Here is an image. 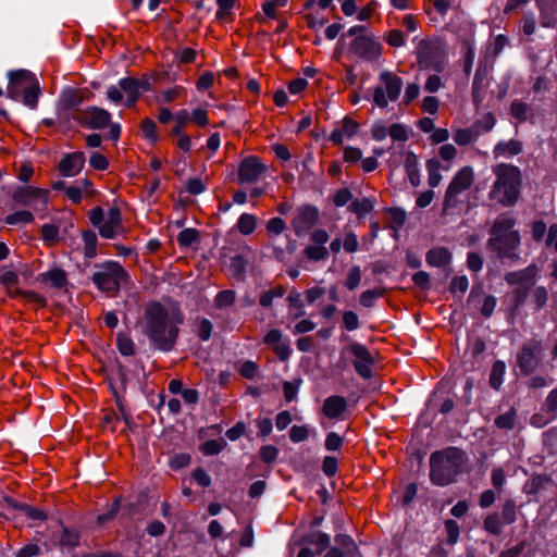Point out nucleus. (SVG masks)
Wrapping results in <instances>:
<instances>
[{
  "label": "nucleus",
  "mask_w": 557,
  "mask_h": 557,
  "mask_svg": "<svg viewBox=\"0 0 557 557\" xmlns=\"http://www.w3.org/2000/svg\"><path fill=\"white\" fill-rule=\"evenodd\" d=\"M343 445V438L336 432H330L325 438V449L329 451L339 450Z\"/></svg>",
  "instance_id": "nucleus-58"
},
{
  "label": "nucleus",
  "mask_w": 557,
  "mask_h": 557,
  "mask_svg": "<svg viewBox=\"0 0 557 557\" xmlns=\"http://www.w3.org/2000/svg\"><path fill=\"white\" fill-rule=\"evenodd\" d=\"M169 306L160 301H149L139 321L141 333L151 345L163 352L173 350L180 335V325L185 317L177 301L169 300Z\"/></svg>",
  "instance_id": "nucleus-1"
},
{
  "label": "nucleus",
  "mask_w": 557,
  "mask_h": 557,
  "mask_svg": "<svg viewBox=\"0 0 557 557\" xmlns=\"http://www.w3.org/2000/svg\"><path fill=\"white\" fill-rule=\"evenodd\" d=\"M319 219V211L312 206H305L298 209L296 216L293 220V227L296 234L300 235L308 232Z\"/></svg>",
  "instance_id": "nucleus-16"
},
{
  "label": "nucleus",
  "mask_w": 557,
  "mask_h": 557,
  "mask_svg": "<svg viewBox=\"0 0 557 557\" xmlns=\"http://www.w3.org/2000/svg\"><path fill=\"white\" fill-rule=\"evenodd\" d=\"M84 97L78 89H66L62 92L60 100L58 102V108L60 112L64 113L67 111H72V113L76 110H79L78 107L83 103Z\"/></svg>",
  "instance_id": "nucleus-17"
},
{
  "label": "nucleus",
  "mask_w": 557,
  "mask_h": 557,
  "mask_svg": "<svg viewBox=\"0 0 557 557\" xmlns=\"http://www.w3.org/2000/svg\"><path fill=\"white\" fill-rule=\"evenodd\" d=\"M488 87L487 72L485 69H479L475 72L472 84V98L473 101L479 103L484 97V92Z\"/></svg>",
  "instance_id": "nucleus-22"
},
{
  "label": "nucleus",
  "mask_w": 557,
  "mask_h": 557,
  "mask_svg": "<svg viewBox=\"0 0 557 557\" xmlns=\"http://www.w3.org/2000/svg\"><path fill=\"white\" fill-rule=\"evenodd\" d=\"M441 162L438 160L431 159L426 162L428 170V184L430 187H437L442 181L441 174Z\"/></svg>",
  "instance_id": "nucleus-27"
},
{
  "label": "nucleus",
  "mask_w": 557,
  "mask_h": 557,
  "mask_svg": "<svg viewBox=\"0 0 557 557\" xmlns=\"http://www.w3.org/2000/svg\"><path fill=\"white\" fill-rule=\"evenodd\" d=\"M309 437L307 425H293L289 430V438L293 443H300Z\"/></svg>",
  "instance_id": "nucleus-47"
},
{
  "label": "nucleus",
  "mask_w": 557,
  "mask_h": 557,
  "mask_svg": "<svg viewBox=\"0 0 557 557\" xmlns=\"http://www.w3.org/2000/svg\"><path fill=\"white\" fill-rule=\"evenodd\" d=\"M42 239L49 245H54L59 237V227L54 224H44L40 230Z\"/></svg>",
  "instance_id": "nucleus-39"
},
{
  "label": "nucleus",
  "mask_w": 557,
  "mask_h": 557,
  "mask_svg": "<svg viewBox=\"0 0 557 557\" xmlns=\"http://www.w3.org/2000/svg\"><path fill=\"white\" fill-rule=\"evenodd\" d=\"M539 272H540L539 267L536 264L532 263V264H529L524 269L508 272L505 275V281L509 285L522 284V283L534 280L537 276Z\"/></svg>",
  "instance_id": "nucleus-19"
},
{
  "label": "nucleus",
  "mask_w": 557,
  "mask_h": 557,
  "mask_svg": "<svg viewBox=\"0 0 557 557\" xmlns=\"http://www.w3.org/2000/svg\"><path fill=\"white\" fill-rule=\"evenodd\" d=\"M99 271L92 274L94 284L103 293H108L111 296H116L120 292L122 282L128 278V274L125 269L114 261L106 262L101 265H97Z\"/></svg>",
  "instance_id": "nucleus-5"
},
{
  "label": "nucleus",
  "mask_w": 557,
  "mask_h": 557,
  "mask_svg": "<svg viewBox=\"0 0 557 557\" xmlns=\"http://www.w3.org/2000/svg\"><path fill=\"white\" fill-rule=\"evenodd\" d=\"M85 161L82 151L65 153L58 163V171L62 176H75L83 170Z\"/></svg>",
  "instance_id": "nucleus-15"
},
{
  "label": "nucleus",
  "mask_w": 557,
  "mask_h": 557,
  "mask_svg": "<svg viewBox=\"0 0 557 557\" xmlns=\"http://www.w3.org/2000/svg\"><path fill=\"white\" fill-rule=\"evenodd\" d=\"M308 542L314 545L318 548V552L320 553L330 545L331 539L325 533L314 532L309 535Z\"/></svg>",
  "instance_id": "nucleus-43"
},
{
  "label": "nucleus",
  "mask_w": 557,
  "mask_h": 557,
  "mask_svg": "<svg viewBox=\"0 0 557 557\" xmlns=\"http://www.w3.org/2000/svg\"><path fill=\"white\" fill-rule=\"evenodd\" d=\"M13 296H21L25 298L27 301L37 304L39 307L42 308L47 306V300L42 296L33 290H22L20 288H15Z\"/></svg>",
  "instance_id": "nucleus-40"
},
{
  "label": "nucleus",
  "mask_w": 557,
  "mask_h": 557,
  "mask_svg": "<svg viewBox=\"0 0 557 557\" xmlns=\"http://www.w3.org/2000/svg\"><path fill=\"white\" fill-rule=\"evenodd\" d=\"M349 209L356 213L359 218H363L369 214L373 209V201L370 198H362L355 200L350 203Z\"/></svg>",
  "instance_id": "nucleus-31"
},
{
  "label": "nucleus",
  "mask_w": 557,
  "mask_h": 557,
  "mask_svg": "<svg viewBox=\"0 0 557 557\" xmlns=\"http://www.w3.org/2000/svg\"><path fill=\"white\" fill-rule=\"evenodd\" d=\"M522 151V145L518 140L499 141L493 150L494 158H510Z\"/></svg>",
  "instance_id": "nucleus-21"
},
{
  "label": "nucleus",
  "mask_w": 557,
  "mask_h": 557,
  "mask_svg": "<svg viewBox=\"0 0 557 557\" xmlns=\"http://www.w3.org/2000/svg\"><path fill=\"white\" fill-rule=\"evenodd\" d=\"M417 61L421 69H430L435 72L444 70L445 51L443 45L437 40L423 39L419 42Z\"/></svg>",
  "instance_id": "nucleus-7"
},
{
  "label": "nucleus",
  "mask_w": 557,
  "mask_h": 557,
  "mask_svg": "<svg viewBox=\"0 0 557 557\" xmlns=\"http://www.w3.org/2000/svg\"><path fill=\"white\" fill-rule=\"evenodd\" d=\"M404 82L389 71L379 75V83L373 88L372 100L379 108H386L389 102L396 101L401 92Z\"/></svg>",
  "instance_id": "nucleus-6"
},
{
  "label": "nucleus",
  "mask_w": 557,
  "mask_h": 557,
  "mask_svg": "<svg viewBox=\"0 0 557 557\" xmlns=\"http://www.w3.org/2000/svg\"><path fill=\"white\" fill-rule=\"evenodd\" d=\"M119 86L127 96H140L138 82L135 77H125L121 79Z\"/></svg>",
  "instance_id": "nucleus-41"
},
{
  "label": "nucleus",
  "mask_w": 557,
  "mask_h": 557,
  "mask_svg": "<svg viewBox=\"0 0 557 557\" xmlns=\"http://www.w3.org/2000/svg\"><path fill=\"white\" fill-rule=\"evenodd\" d=\"M484 528L492 534H498L502 531L503 522L497 515H490L484 520Z\"/></svg>",
  "instance_id": "nucleus-54"
},
{
  "label": "nucleus",
  "mask_w": 557,
  "mask_h": 557,
  "mask_svg": "<svg viewBox=\"0 0 557 557\" xmlns=\"http://www.w3.org/2000/svg\"><path fill=\"white\" fill-rule=\"evenodd\" d=\"M79 544V534L76 531H72L69 529H63V532L60 537V545L76 547Z\"/></svg>",
  "instance_id": "nucleus-45"
},
{
  "label": "nucleus",
  "mask_w": 557,
  "mask_h": 557,
  "mask_svg": "<svg viewBox=\"0 0 557 557\" xmlns=\"http://www.w3.org/2000/svg\"><path fill=\"white\" fill-rule=\"evenodd\" d=\"M305 252L310 260L314 261L322 260L327 256V249L324 246L318 245L307 247Z\"/></svg>",
  "instance_id": "nucleus-56"
},
{
  "label": "nucleus",
  "mask_w": 557,
  "mask_h": 557,
  "mask_svg": "<svg viewBox=\"0 0 557 557\" xmlns=\"http://www.w3.org/2000/svg\"><path fill=\"white\" fill-rule=\"evenodd\" d=\"M493 173L496 181L490 191V198L503 206L513 205L519 196L520 170L515 165L499 163L493 166Z\"/></svg>",
  "instance_id": "nucleus-3"
},
{
  "label": "nucleus",
  "mask_w": 557,
  "mask_h": 557,
  "mask_svg": "<svg viewBox=\"0 0 557 557\" xmlns=\"http://www.w3.org/2000/svg\"><path fill=\"white\" fill-rule=\"evenodd\" d=\"M140 127H141L145 138L150 140L151 143L158 141L159 137L157 134V124L152 119H149V117L144 119L141 121Z\"/></svg>",
  "instance_id": "nucleus-38"
},
{
  "label": "nucleus",
  "mask_w": 557,
  "mask_h": 557,
  "mask_svg": "<svg viewBox=\"0 0 557 557\" xmlns=\"http://www.w3.org/2000/svg\"><path fill=\"white\" fill-rule=\"evenodd\" d=\"M83 240H84V255L88 259H92L97 256V235L91 230H86L83 232Z\"/></svg>",
  "instance_id": "nucleus-28"
},
{
  "label": "nucleus",
  "mask_w": 557,
  "mask_h": 557,
  "mask_svg": "<svg viewBox=\"0 0 557 557\" xmlns=\"http://www.w3.org/2000/svg\"><path fill=\"white\" fill-rule=\"evenodd\" d=\"M451 260V253L447 248H433L426 253V263L431 267L442 268Z\"/></svg>",
  "instance_id": "nucleus-24"
},
{
  "label": "nucleus",
  "mask_w": 557,
  "mask_h": 557,
  "mask_svg": "<svg viewBox=\"0 0 557 557\" xmlns=\"http://www.w3.org/2000/svg\"><path fill=\"white\" fill-rule=\"evenodd\" d=\"M200 233L196 228H185L177 235V243L181 247H190L193 244L198 243Z\"/></svg>",
  "instance_id": "nucleus-30"
},
{
  "label": "nucleus",
  "mask_w": 557,
  "mask_h": 557,
  "mask_svg": "<svg viewBox=\"0 0 557 557\" xmlns=\"http://www.w3.org/2000/svg\"><path fill=\"white\" fill-rule=\"evenodd\" d=\"M345 351L354 356V368L356 372L366 380L370 379L372 376L373 358L368 348L360 343L352 342L343 352Z\"/></svg>",
  "instance_id": "nucleus-12"
},
{
  "label": "nucleus",
  "mask_w": 557,
  "mask_h": 557,
  "mask_svg": "<svg viewBox=\"0 0 557 557\" xmlns=\"http://www.w3.org/2000/svg\"><path fill=\"white\" fill-rule=\"evenodd\" d=\"M71 117L84 127L103 129L110 125L111 114L102 108L91 106L74 111Z\"/></svg>",
  "instance_id": "nucleus-10"
},
{
  "label": "nucleus",
  "mask_w": 557,
  "mask_h": 557,
  "mask_svg": "<svg viewBox=\"0 0 557 557\" xmlns=\"http://www.w3.org/2000/svg\"><path fill=\"white\" fill-rule=\"evenodd\" d=\"M190 121L189 114L186 110L180 111L175 115V125L171 131V136H181L183 129L187 125V123Z\"/></svg>",
  "instance_id": "nucleus-42"
},
{
  "label": "nucleus",
  "mask_w": 557,
  "mask_h": 557,
  "mask_svg": "<svg viewBox=\"0 0 557 557\" xmlns=\"http://www.w3.org/2000/svg\"><path fill=\"white\" fill-rule=\"evenodd\" d=\"M496 305H497L496 297H494L492 295L485 296L483 305L481 307V313L485 318H490L493 314Z\"/></svg>",
  "instance_id": "nucleus-64"
},
{
  "label": "nucleus",
  "mask_w": 557,
  "mask_h": 557,
  "mask_svg": "<svg viewBox=\"0 0 557 557\" xmlns=\"http://www.w3.org/2000/svg\"><path fill=\"white\" fill-rule=\"evenodd\" d=\"M398 148L399 154L405 158V168L410 183L413 186H418L420 184V176H417V182L413 181V174L418 170V157L411 151H406L403 145H399Z\"/></svg>",
  "instance_id": "nucleus-25"
},
{
  "label": "nucleus",
  "mask_w": 557,
  "mask_h": 557,
  "mask_svg": "<svg viewBox=\"0 0 557 557\" xmlns=\"http://www.w3.org/2000/svg\"><path fill=\"white\" fill-rule=\"evenodd\" d=\"M544 347L540 341L532 339L525 343L517 356V363L524 374L534 372L542 360Z\"/></svg>",
  "instance_id": "nucleus-11"
},
{
  "label": "nucleus",
  "mask_w": 557,
  "mask_h": 557,
  "mask_svg": "<svg viewBox=\"0 0 557 557\" xmlns=\"http://www.w3.org/2000/svg\"><path fill=\"white\" fill-rule=\"evenodd\" d=\"M513 225L515 221L507 215H502L497 218L492 227L491 237H504L507 236L508 234L518 233L517 231L512 230Z\"/></svg>",
  "instance_id": "nucleus-26"
},
{
  "label": "nucleus",
  "mask_w": 557,
  "mask_h": 557,
  "mask_svg": "<svg viewBox=\"0 0 557 557\" xmlns=\"http://www.w3.org/2000/svg\"><path fill=\"white\" fill-rule=\"evenodd\" d=\"M12 199L15 203L21 206H29L37 199L42 200V202L47 205L49 190L34 186H20L13 191Z\"/></svg>",
  "instance_id": "nucleus-14"
},
{
  "label": "nucleus",
  "mask_w": 557,
  "mask_h": 557,
  "mask_svg": "<svg viewBox=\"0 0 557 557\" xmlns=\"http://www.w3.org/2000/svg\"><path fill=\"white\" fill-rule=\"evenodd\" d=\"M116 345H117L119 351L123 356H132L135 352L134 342L132 341L131 337H128L125 334H122V333L117 334V336H116Z\"/></svg>",
  "instance_id": "nucleus-36"
},
{
  "label": "nucleus",
  "mask_w": 557,
  "mask_h": 557,
  "mask_svg": "<svg viewBox=\"0 0 557 557\" xmlns=\"http://www.w3.org/2000/svg\"><path fill=\"white\" fill-rule=\"evenodd\" d=\"M505 372H506V364H505V362L500 361V360H497L493 364L491 373H490V385L494 389H498L502 386V384L504 382Z\"/></svg>",
  "instance_id": "nucleus-29"
},
{
  "label": "nucleus",
  "mask_w": 557,
  "mask_h": 557,
  "mask_svg": "<svg viewBox=\"0 0 557 557\" xmlns=\"http://www.w3.org/2000/svg\"><path fill=\"white\" fill-rule=\"evenodd\" d=\"M236 300V294L232 289H224L218 293L214 298V305L219 309L228 308L234 305Z\"/></svg>",
  "instance_id": "nucleus-33"
},
{
  "label": "nucleus",
  "mask_w": 557,
  "mask_h": 557,
  "mask_svg": "<svg viewBox=\"0 0 557 557\" xmlns=\"http://www.w3.org/2000/svg\"><path fill=\"white\" fill-rule=\"evenodd\" d=\"M463 453L456 447L435 451L430 457V480L434 485L446 486L453 483L461 471Z\"/></svg>",
  "instance_id": "nucleus-2"
},
{
  "label": "nucleus",
  "mask_w": 557,
  "mask_h": 557,
  "mask_svg": "<svg viewBox=\"0 0 557 557\" xmlns=\"http://www.w3.org/2000/svg\"><path fill=\"white\" fill-rule=\"evenodd\" d=\"M34 214L27 210L16 211L5 216L4 222L8 225H15L18 223L28 224L34 221Z\"/></svg>",
  "instance_id": "nucleus-32"
},
{
  "label": "nucleus",
  "mask_w": 557,
  "mask_h": 557,
  "mask_svg": "<svg viewBox=\"0 0 557 557\" xmlns=\"http://www.w3.org/2000/svg\"><path fill=\"white\" fill-rule=\"evenodd\" d=\"M510 111L516 119L524 121L528 119L530 108L527 103L517 100L511 103Z\"/></svg>",
  "instance_id": "nucleus-50"
},
{
  "label": "nucleus",
  "mask_w": 557,
  "mask_h": 557,
  "mask_svg": "<svg viewBox=\"0 0 557 557\" xmlns=\"http://www.w3.org/2000/svg\"><path fill=\"white\" fill-rule=\"evenodd\" d=\"M388 135L395 141H406L409 138L408 129L401 124H393L388 128Z\"/></svg>",
  "instance_id": "nucleus-52"
},
{
  "label": "nucleus",
  "mask_w": 557,
  "mask_h": 557,
  "mask_svg": "<svg viewBox=\"0 0 557 557\" xmlns=\"http://www.w3.org/2000/svg\"><path fill=\"white\" fill-rule=\"evenodd\" d=\"M532 301L535 304L536 309L541 310L548 300V292L544 286H536L532 289Z\"/></svg>",
  "instance_id": "nucleus-44"
},
{
  "label": "nucleus",
  "mask_w": 557,
  "mask_h": 557,
  "mask_svg": "<svg viewBox=\"0 0 557 557\" xmlns=\"http://www.w3.org/2000/svg\"><path fill=\"white\" fill-rule=\"evenodd\" d=\"M544 409L547 414H550V419L557 418V388L549 392L545 399Z\"/></svg>",
  "instance_id": "nucleus-49"
},
{
  "label": "nucleus",
  "mask_w": 557,
  "mask_h": 557,
  "mask_svg": "<svg viewBox=\"0 0 557 557\" xmlns=\"http://www.w3.org/2000/svg\"><path fill=\"white\" fill-rule=\"evenodd\" d=\"M517 419L516 411L513 409L498 416L495 419V425L502 430H511L515 426Z\"/></svg>",
  "instance_id": "nucleus-35"
},
{
  "label": "nucleus",
  "mask_w": 557,
  "mask_h": 557,
  "mask_svg": "<svg viewBox=\"0 0 557 557\" xmlns=\"http://www.w3.org/2000/svg\"><path fill=\"white\" fill-rule=\"evenodd\" d=\"M352 195L348 188H342L337 190L333 197V202L337 207H343L348 203Z\"/></svg>",
  "instance_id": "nucleus-63"
},
{
  "label": "nucleus",
  "mask_w": 557,
  "mask_h": 557,
  "mask_svg": "<svg viewBox=\"0 0 557 557\" xmlns=\"http://www.w3.org/2000/svg\"><path fill=\"white\" fill-rule=\"evenodd\" d=\"M225 445L226 443L223 440H209L201 445L200 450L206 456H214L218 455Z\"/></svg>",
  "instance_id": "nucleus-37"
},
{
  "label": "nucleus",
  "mask_w": 557,
  "mask_h": 557,
  "mask_svg": "<svg viewBox=\"0 0 557 557\" xmlns=\"http://www.w3.org/2000/svg\"><path fill=\"white\" fill-rule=\"evenodd\" d=\"M480 124L475 123L469 128H459L453 135L454 141L459 146H467L474 141L480 135Z\"/></svg>",
  "instance_id": "nucleus-23"
},
{
  "label": "nucleus",
  "mask_w": 557,
  "mask_h": 557,
  "mask_svg": "<svg viewBox=\"0 0 557 557\" xmlns=\"http://www.w3.org/2000/svg\"><path fill=\"white\" fill-rule=\"evenodd\" d=\"M234 203H237V205L244 203V190L243 189H238L237 191H235L233 194V202H231V201L221 202L219 206V210L221 212H223L224 214H226L233 210Z\"/></svg>",
  "instance_id": "nucleus-51"
},
{
  "label": "nucleus",
  "mask_w": 557,
  "mask_h": 557,
  "mask_svg": "<svg viewBox=\"0 0 557 557\" xmlns=\"http://www.w3.org/2000/svg\"><path fill=\"white\" fill-rule=\"evenodd\" d=\"M265 171V165L257 157H246V184L259 181Z\"/></svg>",
  "instance_id": "nucleus-20"
},
{
  "label": "nucleus",
  "mask_w": 557,
  "mask_h": 557,
  "mask_svg": "<svg viewBox=\"0 0 557 557\" xmlns=\"http://www.w3.org/2000/svg\"><path fill=\"white\" fill-rule=\"evenodd\" d=\"M488 248L497 258L516 263L519 260L518 247L520 245L519 233L508 234L504 237H491Z\"/></svg>",
  "instance_id": "nucleus-9"
},
{
  "label": "nucleus",
  "mask_w": 557,
  "mask_h": 557,
  "mask_svg": "<svg viewBox=\"0 0 557 557\" xmlns=\"http://www.w3.org/2000/svg\"><path fill=\"white\" fill-rule=\"evenodd\" d=\"M89 164L97 171H106L109 168V160L104 154L94 152L89 159Z\"/></svg>",
  "instance_id": "nucleus-55"
},
{
  "label": "nucleus",
  "mask_w": 557,
  "mask_h": 557,
  "mask_svg": "<svg viewBox=\"0 0 557 557\" xmlns=\"http://www.w3.org/2000/svg\"><path fill=\"white\" fill-rule=\"evenodd\" d=\"M8 77L7 96L12 100H22L28 108L35 109L41 92L35 74L28 70H16L10 71Z\"/></svg>",
  "instance_id": "nucleus-4"
},
{
  "label": "nucleus",
  "mask_w": 557,
  "mask_h": 557,
  "mask_svg": "<svg viewBox=\"0 0 557 557\" xmlns=\"http://www.w3.org/2000/svg\"><path fill=\"white\" fill-rule=\"evenodd\" d=\"M351 51L362 59L376 60L381 54V44L370 36H357L351 44Z\"/></svg>",
  "instance_id": "nucleus-13"
},
{
  "label": "nucleus",
  "mask_w": 557,
  "mask_h": 557,
  "mask_svg": "<svg viewBox=\"0 0 557 557\" xmlns=\"http://www.w3.org/2000/svg\"><path fill=\"white\" fill-rule=\"evenodd\" d=\"M20 511L24 512L32 520H46L47 516L44 511L38 508L32 507L27 504H22L20 507Z\"/></svg>",
  "instance_id": "nucleus-60"
},
{
  "label": "nucleus",
  "mask_w": 557,
  "mask_h": 557,
  "mask_svg": "<svg viewBox=\"0 0 557 557\" xmlns=\"http://www.w3.org/2000/svg\"><path fill=\"white\" fill-rule=\"evenodd\" d=\"M474 181V171L467 165L461 168L450 181L444 199L445 208H454L460 202V195L468 190Z\"/></svg>",
  "instance_id": "nucleus-8"
},
{
  "label": "nucleus",
  "mask_w": 557,
  "mask_h": 557,
  "mask_svg": "<svg viewBox=\"0 0 557 557\" xmlns=\"http://www.w3.org/2000/svg\"><path fill=\"white\" fill-rule=\"evenodd\" d=\"M230 274L239 281L243 280L244 275V259L240 255H236L235 257L231 258V264H230Z\"/></svg>",
  "instance_id": "nucleus-46"
},
{
  "label": "nucleus",
  "mask_w": 557,
  "mask_h": 557,
  "mask_svg": "<svg viewBox=\"0 0 557 557\" xmlns=\"http://www.w3.org/2000/svg\"><path fill=\"white\" fill-rule=\"evenodd\" d=\"M445 529L447 531L448 535V543L455 544L458 541L459 537V525L454 520H447L445 522Z\"/></svg>",
  "instance_id": "nucleus-62"
},
{
  "label": "nucleus",
  "mask_w": 557,
  "mask_h": 557,
  "mask_svg": "<svg viewBox=\"0 0 557 557\" xmlns=\"http://www.w3.org/2000/svg\"><path fill=\"white\" fill-rule=\"evenodd\" d=\"M468 287H469L468 277L466 275H461V276H456L453 278L449 289L453 294L459 293L460 295H463L467 292Z\"/></svg>",
  "instance_id": "nucleus-53"
},
{
  "label": "nucleus",
  "mask_w": 557,
  "mask_h": 557,
  "mask_svg": "<svg viewBox=\"0 0 557 557\" xmlns=\"http://www.w3.org/2000/svg\"><path fill=\"white\" fill-rule=\"evenodd\" d=\"M213 325L210 320L202 318L198 323V336L201 341H208L211 337Z\"/></svg>",
  "instance_id": "nucleus-59"
},
{
  "label": "nucleus",
  "mask_w": 557,
  "mask_h": 557,
  "mask_svg": "<svg viewBox=\"0 0 557 557\" xmlns=\"http://www.w3.org/2000/svg\"><path fill=\"white\" fill-rule=\"evenodd\" d=\"M119 510H120V499L115 498L114 502L112 503L110 509L107 512L101 513L97 517V522L99 524H104V523L111 521L112 519H114V517L116 516Z\"/></svg>",
  "instance_id": "nucleus-57"
},
{
  "label": "nucleus",
  "mask_w": 557,
  "mask_h": 557,
  "mask_svg": "<svg viewBox=\"0 0 557 557\" xmlns=\"http://www.w3.org/2000/svg\"><path fill=\"white\" fill-rule=\"evenodd\" d=\"M347 409V400L343 396L333 395L325 398L322 411L330 419H339Z\"/></svg>",
  "instance_id": "nucleus-18"
},
{
  "label": "nucleus",
  "mask_w": 557,
  "mask_h": 557,
  "mask_svg": "<svg viewBox=\"0 0 557 557\" xmlns=\"http://www.w3.org/2000/svg\"><path fill=\"white\" fill-rule=\"evenodd\" d=\"M361 281V270L358 265H354L350 268L349 273L347 275L345 286L349 290H354L358 287Z\"/></svg>",
  "instance_id": "nucleus-48"
},
{
  "label": "nucleus",
  "mask_w": 557,
  "mask_h": 557,
  "mask_svg": "<svg viewBox=\"0 0 557 557\" xmlns=\"http://www.w3.org/2000/svg\"><path fill=\"white\" fill-rule=\"evenodd\" d=\"M44 280H49L57 288H62L67 284L66 273L62 269H53L42 274Z\"/></svg>",
  "instance_id": "nucleus-34"
},
{
  "label": "nucleus",
  "mask_w": 557,
  "mask_h": 557,
  "mask_svg": "<svg viewBox=\"0 0 557 557\" xmlns=\"http://www.w3.org/2000/svg\"><path fill=\"white\" fill-rule=\"evenodd\" d=\"M343 323L347 331H355L359 327V318L354 311H345L343 314Z\"/></svg>",
  "instance_id": "nucleus-61"
}]
</instances>
